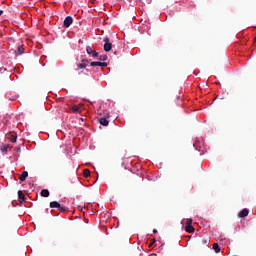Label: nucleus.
Masks as SVG:
<instances>
[{
    "label": "nucleus",
    "instance_id": "obj_3",
    "mask_svg": "<svg viewBox=\"0 0 256 256\" xmlns=\"http://www.w3.org/2000/svg\"><path fill=\"white\" fill-rule=\"evenodd\" d=\"M71 111L74 114H80L84 111V106L82 104L72 105L71 106Z\"/></svg>",
    "mask_w": 256,
    "mask_h": 256
},
{
    "label": "nucleus",
    "instance_id": "obj_7",
    "mask_svg": "<svg viewBox=\"0 0 256 256\" xmlns=\"http://www.w3.org/2000/svg\"><path fill=\"white\" fill-rule=\"evenodd\" d=\"M27 177H28V171H23L22 174H20L19 176L20 182H25Z\"/></svg>",
    "mask_w": 256,
    "mask_h": 256
},
{
    "label": "nucleus",
    "instance_id": "obj_17",
    "mask_svg": "<svg viewBox=\"0 0 256 256\" xmlns=\"http://www.w3.org/2000/svg\"><path fill=\"white\" fill-rule=\"evenodd\" d=\"M58 210H60V212L64 213V212H67L69 210V208L61 206V207H58Z\"/></svg>",
    "mask_w": 256,
    "mask_h": 256
},
{
    "label": "nucleus",
    "instance_id": "obj_2",
    "mask_svg": "<svg viewBox=\"0 0 256 256\" xmlns=\"http://www.w3.org/2000/svg\"><path fill=\"white\" fill-rule=\"evenodd\" d=\"M89 64L90 61H88V59H82L81 63L77 64V69H75V71L86 69Z\"/></svg>",
    "mask_w": 256,
    "mask_h": 256
},
{
    "label": "nucleus",
    "instance_id": "obj_21",
    "mask_svg": "<svg viewBox=\"0 0 256 256\" xmlns=\"http://www.w3.org/2000/svg\"><path fill=\"white\" fill-rule=\"evenodd\" d=\"M157 240L156 239H151L150 241V245H148V247L153 246L154 244H156Z\"/></svg>",
    "mask_w": 256,
    "mask_h": 256
},
{
    "label": "nucleus",
    "instance_id": "obj_18",
    "mask_svg": "<svg viewBox=\"0 0 256 256\" xmlns=\"http://www.w3.org/2000/svg\"><path fill=\"white\" fill-rule=\"evenodd\" d=\"M10 140L12 143H17V135H11Z\"/></svg>",
    "mask_w": 256,
    "mask_h": 256
},
{
    "label": "nucleus",
    "instance_id": "obj_1",
    "mask_svg": "<svg viewBox=\"0 0 256 256\" xmlns=\"http://www.w3.org/2000/svg\"><path fill=\"white\" fill-rule=\"evenodd\" d=\"M185 231L189 234L194 233L195 232V228L194 226H192V219H186V226H185Z\"/></svg>",
    "mask_w": 256,
    "mask_h": 256
},
{
    "label": "nucleus",
    "instance_id": "obj_6",
    "mask_svg": "<svg viewBox=\"0 0 256 256\" xmlns=\"http://www.w3.org/2000/svg\"><path fill=\"white\" fill-rule=\"evenodd\" d=\"M91 66L92 67H106L108 66V64H106V62H91Z\"/></svg>",
    "mask_w": 256,
    "mask_h": 256
},
{
    "label": "nucleus",
    "instance_id": "obj_11",
    "mask_svg": "<svg viewBox=\"0 0 256 256\" xmlns=\"http://www.w3.org/2000/svg\"><path fill=\"white\" fill-rule=\"evenodd\" d=\"M40 195H41L42 197H44V198H47V197H49L50 192H49L48 189H43L42 192H40Z\"/></svg>",
    "mask_w": 256,
    "mask_h": 256
},
{
    "label": "nucleus",
    "instance_id": "obj_12",
    "mask_svg": "<svg viewBox=\"0 0 256 256\" xmlns=\"http://www.w3.org/2000/svg\"><path fill=\"white\" fill-rule=\"evenodd\" d=\"M18 197H19V202H24L25 201V195L21 190L18 191Z\"/></svg>",
    "mask_w": 256,
    "mask_h": 256
},
{
    "label": "nucleus",
    "instance_id": "obj_8",
    "mask_svg": "<svg viewBox=\"0 0 256 256\" xmlns=\"http://www.w3.org/2000/svg\"><path fill=\"white\" fill-rule=\"evenodd\" d=\"M248 216V210L247 209H244L242 210L240 213H238V218H246Z\"/></svg>",
    "mask_w": 256,
    "mask_h": 256
},
{
    "label": "nucleus",
    "instance_id": "obj_23",
    "mask_svg": "<svg viewBox=\"0 0 256 256\" xmlns=\"http://www.w3.org/2000/svg\"><path fill=\"white\" fill-rule=\"evenodd\" d=\"M16 153H21V148H16Z\"/></svg>",
    "mask_w": 256,
    "mask_h": 256
},
{
    "label": "nucleus",
    "instance_id": "obj_22",
    "mask_svg": "<svg viewBox=\"0 0 256 256\" xmlns=\"http://www.w3.org/2000/svg\"><path fill=\"white\" fill-rule=\"evenodd\" d=\"M92 57H94V58H97L98 57V52H92Z\"/></svg>",
    "mask_w": 256,
    "mask_h": 256
},
{
    "label": "nucleus",
    "instance_id": "obj_5",
    "mask_svg": "<svg viewBox=\"0 0 256 256\" xmlns=\"http://www.w3.org/2000/svg\"><path fill=\"white\" fill-rule=\"evenodd\" d=\"M71 24H73V17H71V16L65 17L64 22H63L64 28H69L71 26Z\"/></svg>",
    "mask_w": 256,
    "mask_h": 256
},
{
    "label": "nucleus",
    "instance_id": "obj_14",
    "mask_svg": "<svg viewBox=\"0 0 256 256\" xmlns=\"http://www.w3.org/2000/svg\"><path fill=\"white\" fill-rule=\"evenodd\" d=\"M8 148H9L8 145L1 146L2 153L7 154L8 153Z\"/></svg>",
    "mask_w": 256,
    "mask_h": 256
},
{
    "label": "nucleus",
    "instance_id": "obj_20",
    "mask_svg": "<svg viewBox=\"0 0 256 256\" xmlns=\"http://www.w3.org/2000/svg\"><path fill=\"white\" fill-rule=\"evenodd\" d=\"M107 59H108V56L106 55L100 56L99 58L100 61H106Z\"/></svg>",
    "mask_w": 256,
    "mask_h": 256
},
{
    "label": "nucleus",
    "instance_id": "obj_16",
    "mask_svg": "<svg viewBox=\"0 0 256 256\" xmlns=\"http://www.w3.org/2000/svg\"><path fill=\"white\" fill-rule=\"evenodd\" d=\"M83 175H84L85 178L90 177V175H91L90 170L85 169L84 172H83Z\"/></svg>",
    "mask_w": 256,
    "mask_h": 256
},
{
    "label": "nucleus",
    "instance_id": "obj_9",
    "mask_svg": "<svg viewBox=\"0 0 256 256\" xmlns=\"http://www.w3.org/2000/svg\"><path fill=\"white\" fill-rule=\"evenodd\" d=\"M99 124L106 127L109 125V121L106 118H99Z\"/></svg>",
    "mask_w": 256,
    "mask_h": 256
},
{
    "label": "nucleus",
    "instance_id": "obj_24",
    "mask_svg": "<svg viewBox=\"0 0 256 256\" xmlns=\"http://www.w3.org/2000/svg\"><path fill=\"white\" fill-rule=\"evenodd\" d=\"M78 74L79 75H81V74L87 75V74L84 73V71L78 72Z\"/></svg>",
    "mask_w": 256,
    "mask_h": 256
},
{
    "label": "nucleus",
    "instance_id": "obj_19",
    "mask_svg": "<svg viewBox=\"0 0 256 256\" xmlns=\"http://www.w3.org/2000/svg\"><path fill=\"white\" fill-rule=\"evenodd\" d=\"M23 51H24L23 47H22V46H19V47H18V55H22V54H23Z\"/></svg>",
    "mask_w": 256,
    "mask_h": 256
},
{
    "label": "nucleus",
    "instance_id": "obj_10",
    "mask_svg": "<svg viewBox=\"0 0 256 256\" xmlns=\"http://www.w3.org/2000/svg\"><path fill=\"white\" fill-rule=\"evenodd\" d=\"M60 207H61V205H60V203H59L58 201L50 202V208H56V209H58V208H60Z\"/></svg>",
    "mask_w": 256,
    "mask_h": 256
},
{
    "label": "nucleus",
    "instance_id": "obj_15",
    "mask_svg": "<svg viewBox=\"0 0 256 256\" xmlns=\"http://www.w3.org/2000/svg\"><path fill=\"white\" fill-rule=\"evenodd\" d=\"M92 53H94V51L92 50V47L86 46V54L91 55Z\"/></svg>",
    "mask_w": 256,
    "mask_h": 256
},
{
    "label": "nucleus",
    "instance_id": "obj_26",
    "mask_svg": "<svg viewBox=\"0 0 256 256\" xmlns=\"http://www.w3.org/2000/svg\"><path fill=\"white\" fill-rule=\"evenodd\" d=\"M254 41L256 42V37L254 38Z\"/></svg>",
    "mask_w": 256,
    "mask_h": 256
},
{
    "label": "nucleus",
    "instance_id": "obj_25",
    "mask_svg": "<svg viewBox=\"0 0 256 256\" xmlns=\"http://www.w3.org/2000/svg\"><path fill=\"white\" fill-rule=\"evenodd\" d=\"M152 233L157 234V229L152 230Z\"/></svg>",
    "mask_w": 256,
    "mask_h": 256
},
{
    "label": "nucleus",
    "instance_id": "obj_13",
    "mask_svg": "<svg viewBox=\"0 0 256 256\" xmlns=\"http://www.w3.org/2000/svg\"><path fill=\"white\" fill-rule=\"evenodd\" d=\"M213 250H214V252H216V254H219L220 253V246H219V244L214 243L213 244Z\"/></svg>",
    "mask_w": 256,
    "mask_h": 256
},
{
    "label": "nucleus",
    "instance_id": "obj_4",
    "mask_svg": "<svg viewBox=\"0 0 256 256\" xmlns=\"http://www.w3.org/2000/svg\"><path fill=\"white\" fill-rule=\"evenodd\" d=\"M103 42H105V44L103 45V50L106 52H109L112 50V43L110 42L108 37L103 38Z\"/></svg>",
    "mask_w": 256,
    "mask_h": 256
}]
</instances>
